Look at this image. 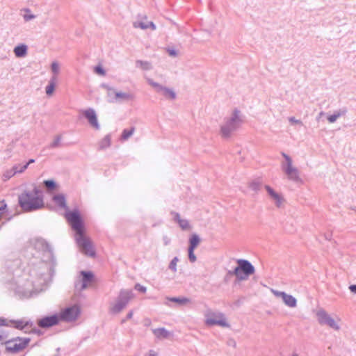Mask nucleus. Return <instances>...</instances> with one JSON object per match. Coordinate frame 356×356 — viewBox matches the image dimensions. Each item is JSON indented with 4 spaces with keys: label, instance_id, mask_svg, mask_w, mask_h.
Here are the masks:
<instances>
[{
    "label": "nucleus",
    "instance_id": "11",
    "mask_svg": "<svg viewBox=\"0 0 356 356\" xmlns=\"http://www.w3.org/2000/svg\"><path fill=\"white\" fill-rule=\"evenodd\" d=\"M273 295L277 298H281L284 304L289 307H295L297 305L296 299L291 295L284 292L272 290Z\"/></svg>",
    "mask_w": 356,
    "mask_h": 356
},
{
    "label": "nucleus",
    "instance_id": "1",
    "mask_svg": "<svg viewBox=\"0 0 356 356\" xmlns=\"http://www.w3.org/2000/svg\"><path fill=\"white\" fill-rule=\"evenodd\" d=\"M65 218L76 232L75 241L81 252L86 255L94 257L95 251L90 239L86 236V230L79 212L77 210L68 211L65 213Z\"/></svg>",
    "mask_w": 356,
    "mask_h": 356
},
{
    "label": "nucleus",
    "instance_id": "42",
    "mask_svg": "<svg viewBox=\"0 0 356 356\" xmlns=\"http://www.w3.org/2000/svg\"><path fill=\"white\" fill-rule=\"evenodd\" d=\"M104 140L106 142L107 145H109V140L108 139L106 138Z\"/></svg>",
    "mask_w": 356,
    "mask_h": 356
},
{
    "label": "nucleus",
    "instance_id": "36",
    "mask_svg": "<svg viewBox=\"0 0 356 356\" xmlns=\"http://www.w3.org/2000/svg\"><path fill=\"white\" fill-rule=\"evenodd\" d=\"M289 121L290 122H291L292 124H302V122L299 120H296L295 118L293 117H291L289 119Z\"/></svg>",
    "mask_w": 356,
    "mask_h": 356
},
{
    "label": "nucleus",
    "instance_id": "37",
    "mask_svg": "<svg viewBox=\"0 0 356 356\" xmlns=\"http://www.w3.org/2000/svg\"><path fill=\"white\" fill-rule=\"evenodd\" d=\"M149 83L155 88H156L157 91L158 92H160V87H162L161 85H159V83H154V82H152V81H150Z\"/></svg>",
    "mask_w": 356,
    "mask_h": 356
},
{
    "label": "nucleus",
    "instance_id": "30",
    "mask_svg": "<svg viewBox=\"0 0 356 356\" xmlns=\"http://www.w3.org/2000/svg\"><path fill=\"white\" fill-rule=\"evenodd\" d=\"M340 113H338L337 114H334V115H330L328 118H327V120L328 121L330 122V123H332L334 122H335L337 120V119L340 116Z\"/></svg>",
    "mask_w": 356,
    "mask_h": 356
},
{
    "label": "nucleus",
    "instance_id": "43",
    "mask_svg": "<svg viewBox=\"0 0 356 356\" xmlns=\"http://www.w3.org/2000/svg\"><path fill=\"white\" fill-rule=\"evenodd\" d=\"M3 339H4V337L1 334H0V341H3Z\"/></svg>",
    "mask_w": 356,
    "mask_h": 356
},
{
    "label": "nucleus",
    "instance_id": "35",
    "mask_svg": "<svg viewBox=\"0 0 356 356\" xmlns=\"http://www.w3.org/2000/svg\"><path fill=\"white\" fill-rule=\"evenodd\" d=\"M33 162H34V160H33V159H31V160H29V161L26 165H23V166L22 167L21 170H18L17 172H23L24 170H25L27 168L28 165H29L30 163H33Z\"/></svg>",
    "mask_w": 356,
    "mask_h": 356
},
{
    "label": "nucleus",
    "instance_id": "23",
    "mask_svg": "<svg viewBox=\"0 0 356 356\" xmlns=\"http://www.w3.org/2000/svg\"><path fill=\"white\" fill-rule=\"evenodd\" d=\"M134 27L140 28L141 29H146L148 28H152L153 30H154L156 29V26L153 24V22L145 23L143 22H136L134 24Z\"/></svg>",
    "mask_w": 356,
    "mask_h": 356
},
{
    "label": "nucleus",
    "instance_id": "2",
    "mask_svg": "<svg viewBox=\"0 0 356 356\" xmlns=\"http://www.w3.org/2000/svg\"><path fill=\"white\" fill-rule=\"evenodd\" d=\"M40 191L35 187L33 194L24 192L19 197V204L24 211H32L43 207L42 198L39 196Z\"/></svg>",
    "mask_w": 356,
    "mask_h": 356
},
{
    "label": "nucleus",
    "instance_id": "34",
    "mask_svg": "<svg viewBox=\"0 0 356 356\" xmlns=\"http://www.w3.org/2000/svg\"><path fill=\"white\" fill-rule=\"evenodd\" d=\"M51 70L54 74H58L59 70L58 65L56 63H53L51 64Z\"/></svg>",
    "mask_w": 356,
    "mask_h": 356
},
{
    "label": "nucleus",
    "instance_id": "27",
    "mask_svg": "<svg viewBox=\"0 0 356 356\" xmlns=\"http://www.w3.org/2000/svg\"><path fill=\"white\" fill-rule=\"evenodd\" d=\"M55 89V84L53 82H51L47 87H46V93L48 95H51L54 91Z\"/></svg>",
    "mask_w": 356,
    "mask_h": 356
},
{
    "label": "nucleus",
    "instance_id": "33",
    "mask_svg": "<svg viewBox=\"0 0 356 356\" xmlns=\"http://www.w3.org/2000/svg\"><path fill=\"white\" fill-rule=\"evenodd\" d=\"M135 289L136 290H138V291L141 292V293H145L146 292V288L139 284H137L136 286H135Z\"/></svg>",
    "mask_w": 356,
    "mask_h": 356
},
{
    "label": "nucleus",
    "instance_id": "21",
    "mask_svg": "<svg viewBox=\"0 0 356 356\" xmlns=\"http://www.w3.org/2000/svg\"><path fill=\"white\" fill-rule=\"evenodd\" d=\"M160 92L165 97L168 99H173L176 97V95L173 90L165 87H160Z\"/></svg>",
    "mask_w": 356,
    "mask_h": 356
},
{
    "label": "nucleus",
    "instance_id": "32",
    "mask_svg": "<svg viewBox=\"0 0 356 356\" xmlns=\"http://www.w3.org/2000/svg\"><path fill=\"white\" fill-rule=\"evenodd\" d=\"M177 261L178 259L177 258H174L170 264V268L173 270H176V266H177Z\"/></svg>",
    "mask_w": 356,
    "mask_h": 356
},
{
    "label": "nucleus",
    "instance_id": "13",
    "mask_svg": "<svg viewBox=\"0 0 356 356\" xmlns=\"http://www.w3.org/2000/svg\"><path fill=\"white\" fill-rule=\"evenodd\" d=\"M200 243V238L199 236L193 234L189 240V248H188V257L191 262H194L196 260V257L194 254V250L197 247Z\"/></svg>",
    "mask_w": 356,
    "mask_h": 356
},
{
    "label": "nucleus",
    "instance_id": "15",
    "mask_svg": "<svg viewBox=\"0 0 356 356\" xmlns=\"http://www.w3.org/2000/svg\"><path fill=\"white\" fill-rule=\"evenodd\" d=\"M84 116L88 119V122L95 129H99V124L96 113L92 109H88L83 112Z\"/></svg>",
    "mask_w": 356,
    "mask_h": 356
},
{
    "label": "nucleus",
    "instance_id": "9",
    "mask_svg": "<svg viewBox=\"0 0 356 356\" xmlns=\"http://www.w3.org/2000/svg\"><path fill=\"white\" fill-rule=\"evenodd\" d=\"M318 322L321 324H327L330 327L338 330L339 326L335 321L330 317L325 311L320 310L317 312Z\"/></svg>",
    "mask_w": 356,
    "mask_h": 356
},
{
    "label": "nucleus",
    "instance_id": "25",
    "mask_svg": "<svg viewBox=\"0 0 356 356\" xmlns=\"http://www.w3.org/2000/svg\"><path fill=\"white\" fill-rule=\"evenodd\" d=\"M115 97L116 99H131L133 96L130 94H127L122 92H117L115 93Z\"/></svg>",
    "mask_w": 356,
    "mask_h": 356
},
{
    "label": "nucleus",
    "instance_id": "16",
    "mask_svg": "<svg viewBox=\"0 0 356 356\" xmlns=\"http://www.w3.org/2000/svg\"><path fill=\"white\" fill-rule=\"evenodd\" d=\"M266 189L270 197L275 201L277 206L280 207L282 202V197L270 186H266Z\"/></svg>",
    "mask_w": 356,
    "mask_h": 356
},
{
    "label": "nucleus",
    "instance_id": "8",
    "mask_svg": "<svg viewBox=\"0 0 356 356\" xmlns=\"http://www.w3.org/2000/svg\"><path fill=\"white\" fill-rule=\"evenodd\" d=\"M79 314V309L77 306H73L63 310L59 316L60 320L71 321L75 320Z\"/></svg>",
    "mask_w": 356,
    "mask_h": 356
},
{
    "label": "nucleus",
    "instance_id": "17",
    "mask_svg": "<svg viewBox=\"0 0 356 356\" xmlns=\"http://www.w3.org/2000/svg\"><path fill=\"white\" fill-rule=\"evenodd\" d=\"M10 325L19 330H23L28 325L29 322L26 319L10 320L9 321Z\"/></svg>",
    "mask_w": 356,
    "mask_h": 356
},
{
    "label": "nucleus",
    "instance_id": "4",
    "mask_svg": "<svg viewBox=\"0 0 356 356\" xmlns=\"http://www.w3.org/2000/svg\"><path fill=\"white\" fill-rule=\"evenodd\" d=\"M238 263V266L235 268L234 274L239 280H245L254 273V268L248 261L240 260Z\"/></svg>",
    "mask_w": 356,
    "mask_h": 356
},
{
    "label": "nucleus",
    "instance_id": "39",
    "mask_svg": "<svg viewBox=\"0 0 356 356\" xmlns=\"http://www.w3.org/2000/svg\"><path fill=\"white\" fill-rule=\"evenodd\" d=\"M349 289L351 292L356 293V284L350 286Z\"/></svg>",
    "mask_w": 356,
    "mask_h": 356
},
{
    "label": "nucleus",
    "instance_id": "7",
    "mask_svg": "<svg viewBox=\"0 0 356 356\" xmlns=\"http://www.w3.org/2000/svg\"><path fill=\"white\" fill-rule=\"evenodd\" d=\"M238 127V120L237 117L232 118L226 122L221 127V134L224 138L230 136L232 132Z\"/></svg>",
    "mask_w": 356,
    "mask_h": 356
},
{
    "label": "nucleus",
    "instance_id": "20",
    "mask_svg": "<svg viewBox=\"0 0 356 356\" xmlns=\"http://www.w3.org/2000/svg\"><path fill=\"white\" fill-rule=\"evenodd\" d=\"M153 333L159 339H165L170 336V332L163 327L153 330Z\"/></svg>",
    "mask_w": 356,
    "mask_h": 356
},
{
    "label": "nucleus",
    "instance_id": "40",
    "mask_svg": "<svg viewBox=\"0 0 356 356\" xmlns=\"http://www.w3.org/2000/svg\"><path fill=\"white\" fill-rule=\"evenodd\" d=\"M133 316V312H130L128 314H127V318H131Z\"/></svg>",
    "mask_w": 356,
    "mask_h": 356
},
{
    "label": "nucleus",
    "instance_id": "31",
    "mask_svg": "<svg viewBox=\"0 0 356 356\" xmlns=\"http://www.w3.org/2000/svg\"><path fill=\"white\" fill-rule=\"evenodd\" d=\"M95 72L99 75H102V76L105 75V72L101 66L95 67Z\"/></svg>",
    "mask_w": 356,
    "mask_h": 356
},
{
    "label": "nucleus",
    "instance_id": "14",
    "mask_svg": "<svg viewBox=\"0 0 356 356\" xmlns=\"http://www.w3.org/2000/svg\"><path fill=\"white\" fill-rule=\"evenodd\" d=\"M82 275V285L80 287L81 289H84L88 287L92 286L95 284V279L93 274L91 272L81 271Z\"/></svg>",
    "mask_w": 356,
    "mask_h": 356
},
{
    "label": "nucleus",
    "instance_id": "5",
    "mask_svg": "<svg viewBox=\"0 0 356 356\" xmlns=\"http://www.w3.org/2000/svg\"><path fill=\"white\" fill-rule=\"evenodd\" d=\"M205 323L207 325H220L221 327H229V324L222 313H216L211 310L205 314Z\"/></svg>",
    "mask_w": 356,
    "mask_h": 356
},
{
    "label": "nucleus",
    "instance_id": "44",
    "mask_svg": "<svg viewBox=\"0 0 356 356\" xmlns=\"http://www.w3.org/2000/svg\"><path fill=\"white\" fill-rule=\"evenodd\" d=\"M33 16H30V17H25V18H26V19H31V18H33Z\"/></svg>",
    "mask_w": 356,
    "mask_h": 356
},
{
    "label": "nucleus",
    "instance_id": "10",
    "mask_svg": "<svg viewBox=\"0 0 356 356\" xmlns=\"http://www.w3.org/2000/svg\"><path fill=\"white\" fill-rule=\"evenodd\" d=\"M58 315H52L50 316L43 317L38 321V325L42 328H48L57 325L60 321Z\"/></svg>",
    "mask_w": 356,
    "mask_h": 356
},
{
    "label": "nucleus",
    "instance_id": "19",
    "mask_svg": "<svg viewBox=\"0 0 356 356\" xmlns=\"http://www.w3.org/2000/svg\"><path fill=\"white\" fill-rule=\"evenodd\" d=\"M14 53H15V55L18 58L24 57L26 55L27 47L24 44H21V45L17 46L14 49Z\"/></svg>",
    "mask_w": 356,
    "mask_h": 356
},
{
    "label": "nucleus",
    "instance_id": "41",
    "mask_svg": "<svg viewBox=\"0 0 356 356\" xmlns=\"http://www.w3.org/2000/svg\"><path fill=\"white\" fill-rule=\"evenodd\" d=\"M169 53H170V54L171 56H175V52L174 51H170Z\"/></svg>",
    "mask_w": 356,
    "mask_h": 356
},
{
    "label": "nucleus",
    "instance_id": "28",
    "mask_svg": "<svg viewBox=\"0 0 356 356\" xmlns=\"http://www.w3.org/2000/svg\"><path fill=\"white\" fill-rule=\"evenodd\" d=\"M170 300L177 302L179 304H181V305H184V304H186V303L189 302V300L186 298H171Z\"/></svg>",
    "mask_w": 356,
    "mask_h": 356
},
{
    "label": "nucleus",
    "instance_id": "18",
    "mask_svg": "<svg viewBox=\"0 0 356 356\" xmlns=\"http://www.w3.org/2000/svg\"><path fill=\"white\" fill-rule=\"evenodd\" d=\"M53 201L54 202L56 206L63 209L67 208L65 198L63 195L59 194L54 195L53 197Z\"/></svg>",
    "mask_w": 356,
    "mask_h": 356
},
{
    "label": "nucleus",
    "instance_id": "26",
    "mask_svg": "<svg viewBox=\"0 0 356 356\" xmlns=\"http://www.w3.org/2000/svg\"><path fill=\"white\" fill-rule=\"evenodd\" d=\"M7 206L6 202L2 200L0 201V219L6 213Z\"/></svg>",
    "mask_w": 356,
    "mask_h": 356
},
{
    "label": "nucleus",
    "instance_id": "22",
    "mask_svg": "<svg viewBox=\"0 0 356 356\" xmlns=\"http://www.w3.org/2000/svg\"><path fill=\"white\" fill-rule=\"evenodd\" d=\"M175 218L182 229L187 230L191 228L188 221L184 219H181L179 214H176Z\"/></svg>",
    "mask_w": 356,
    "mask_h": 356
},
{
    "label": "nucleus",
    "instance_id": "6",
    "mask_svg": "<svg viewBox=\"0 0 356 356\" xmlns=\"http://www.w3.org/2000/svg\"><path fill=\"white\" fill-rule=\"evenodd\" d=\"M286 160V164L282 165L284 172L287 175L288 178L294 181H299V175L298 170L293 166L291 159L286 154H283Z\"/></svg>",
    "mask_w": 356,
    "mask_h": 356
},
{
    "label": "nucleus",
    "instance_id": "24",
    "mask_svg": "<svg viewBox=\"0 0 356 356\" xmlns=\"http://www.w3.org/2000/svg\"><path fill=\"white\" fill-rule=\"evenodd\" d=\"M134 131H135L134 127H131L130 129H124L122 131V134L121 136L122 140H125L128 139L134 134Z\"/></svg>",
    "mask_w": 356,
    "mask_h": 356
},
{
    "label": "nucleus",
    "instance_id": "38",
    "mask_svg": "<svg viewBox=\"0 0 356 356\" xmlns=\"http://www.w3.org/2000/svg\"><path fill=\"white\" fill-rule=\"evenodd\" d=\"M140 63V66L143 67L144 69L149 68V63H143L142 61L138 62Z\"/></svg>",
    "mask_w": 356,
    "mask_h": 356
},
{
    "label": "nucleus",
    "instance_id": "12",
    "mask_svg": "<svg viewBox=\"0 0 356 356\" xmlns=\"http://www.w3.org/2000/svg\"><path fill=\"white\" fill-rule=\"evenodd\" d=\"M133 295L131 292H123L120 295V299L113 306L112 310L113 312H119L132 298Z\"/></svg>",
    "mask_w": 356,
    "mask_h": 356
},
{
    "label": "nucleus",
    "instance_id": "29",
    "mask_svg": "<svg viewBox=\"0 0 356 356\" xmlns=\"http://www.w3.org/2000/svg\"><path fill=\"white\" fill-rule=\"evenodd\" d=\"M44 184L48 188H55V183L52 180H46V181H44Z\"/></svg>",
    "mask_w": 356,
    "mask_h": 356
},
{
    "label": "nucleus",
    "instance_id": "3",
    "mask_svg": "<svg viewBox=\"0 0 356 356\" xmlns=\"http://www.w3.org/2000/svg\"><path fill=\"white\" fill-rule=\"evenodd\" d=\"M30 342L29 338L16 337L4 342L6 350L8 353H16L25 349Z\"/></svg>",
    "mask_w": 356,
    "mask_h": 356
}]
</instances>
